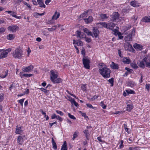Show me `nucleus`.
Masks as SVG:
<instances>
[{
  "mask_svg": "<svg viewBox=\"0 0 150 150\" xmlns=\"http://www.w3.org/2000/svg\"><path fill=\"white\" fill-rule=\"evenodd\" d=\"M53 20H54V19H52H52L51 20H50V21H47V23L48 24H52L54 22Z\"/></svg>",
  "mask_w": 150,
  "mask_h": 150,
  "instance_id": "obj_57",
  "label": "nucleus"
},
{
  "mask_svg": "<svg viewBox=\"0 0 150 150\" xmlns=\"http://www.w3.org/2000/svg\"><path fill=\"white\" fill-rule=\"evenodd\" d=\"M23 51L20 49H16L13 53V56L16 58H19L22 55Z\"/></svg>",
  "mask_w": 150,
  "mask_h": 150,
  "instance_id": "obj_3",
  "label": "nucleus"
},
{
  "mask_svg": "<svg viewBox=\"0 0 150 150\" xmlns=\"http://www.w3.org/2000/svg\"><path fill=\"white\" fill-rule=\"evenodd\" d=\"M18 28V27L16 25H13L8 27V30L12 32H16L17 29Z\"/></svg>",
  "mask_w": 150,
  "mask_h": 150,
  "instance_id": "obj_11",
  "label": "nucleus"
},
{
  "mask_svg": "<svg viewBox=\"0 0 150 150\" xmlns=\"http://www.w3.org/2000/svg\"><path fill=\"white\" fill-rule=\"evenodd\" d=\"M135 29L134 28L132 32L130 33L129 34H130V35H132V36H134L135 35Z\"/></svg>",
  "mask_w": 150,
  "mask_h": 150,
  "instance_id": "obj_46",
  "label": "nucleus"
},
{
  "mask_svg": "<svg viewBox=\"0 0 150 150\" xmlns=\"http://www.w3.org/2000/svg\"><path fill=\"white\" fill-rule=\"evenodd\" d=\"M150 84L146 83L145 86V89H146L148 91H150Z\"/></svg>",
  "mask_w": 150,
  "mask_h": 150,
  "instance_id": "obj_48",
  "label": "nucleus"
},
{
  "mask_svg": "<svg viewBox=\"0 0 150 150\" xmlns=\"http://www.w3.org/2000/svg\"><path fill=\"white\" fill-rule=\"evenodd\" d=\"M144 60L145 62L146 67L150 68V58L145 57L144 58Z\"/></svg>",
  "mask_w": 150,
  "mask_h": 150,
  "instance_id": "obj_13",
  "label": "nucleus"
},
{
  "mask_svg": "<svg viewBox=\"0 0 150 150\" xmlns=\"http://www.w3.org/2000/svg\"><path fill=\"white\" fill-rule=\"evenodd\" d=\"M24 100L25 98H23L18 100V102L20 103L21 105L22 106H23V103L24 102Z\"/></svg>",
  "mask_w": 150,
  "mask_h": 150,
  "instance_id": "obj_50",
  "label": "nucleus"
},
{
  "mask_svg": "<svg viewBox=\"0 0 150 150\" xmlns=\"http://www.w3.org/2000/svg\"><path fill=\"white\" fill-rule=\"evenodd\" d=\"M50 72L51 73L50 80L52 81L57 78L58 75L57 73L55 72L53 70H51Z\"/></svg>",
  "mask_w": 150,
  "mask_h": 150,
  "instance_id": "obj_7",
  "label": "nucleus"
},
{
  "mask_svg": "<svg viewBox=\"0 0 150 150\" xmlns=\"http://www.w3.org/2000/svg\"><path fill=\"white\" fill-rule=\"evenodd\" d=\"M6 12L8 13H10V15L12 16L17 19H20L21 18V16H16V13L11 11H6Z\"/></svg>",
  "mask_w": 150,
  "mask_h": 150,
  "instance_id": "obj_10",
  "label": "nucleus"
},
{
  "mask_svg": "<svg viewBox=\"0 0 150 150\" xmlns=\"http://www.w3.org/2000/svg\"><path fill=\"white\" fill-rule=\"evenodd\" d=\"M128 150H137V147H129Z\"/></svg>",
  "mask_w": 150,
  "mask_h": 150,
  "instance_id": "obj_64",
  "label": "nucleus"
},
{
  "mask_svg": "<svg viewBox=\"0 0 150 150\" xmlns=\"http://www.w3.org/2000/svg\"><path fill=\"white\" fill-rule=\"evenodd\" d=\"M92 11L91 9H89L88 10H87L86 11H85L83 13L81 14L80 15V16H81V17H84L86 16L88 13V12H91Z\"/></svg>",
  "mask_w": 150,
  "mask_h": 150,
  "instance_id": "obj_29",
  "label": "nucleus"
},
{
  "mask_svg": "<svg viewBox=\"0 0 150 150\" xmlns=\"http://www.w3.org/2000/svg\"><path fill=\"white\" fill-rule=\"evenodd\" d=\"M20 75L21 76V78L22 77L21 76H23L25 77H30L33 76V74H24L23 72H21L20 73Z\"/></svg>",
  "mask_w": 150,
  "mask_h": 150,
  "instance_id": "obj_26",
  "label": "nucleus"
},
{
  "mask_svg": "<svg viewBox=\"0 0 150 150\" xmlns=\"http://www.w3.org/2000/svg\"><path fill=\"white\" fill-rule=\"evenodd\" d=\"M15 38L14 35L12 34H9L6 36V38L9 40H11L14 39Z\"/></svg>",
  "mask_w": 150,
  "mask_h": 150,
  "instance_id": "obj_32",
  "label": "nucleus"
},
{
  "mask_svg": "<svg viewBox=\"0 0 150 150\" xmlns=\"http://www.w3.org/2000/svg\"><path fill=\"white\" fill-rule=\"evenodd\" d=\"M60 15V13L59 12H58L57 11H56L54 13V15L52 16V19L57 20Z\"/></svg>",
  "mask_w": 150,
  "mask_h": 150,
  "instance_id": "obj_20",
  "label": "nucleus"
},
{
  "mask_svg": "<svg viewBox=\"0 0 150 150\" xmlns=\"http://www.w3.org/2000/svg\"><path fill=\"white\" fill-rule=\"evenodd\" d=\"M124 39L125 41H131L132 40V35L129 34L125 37Z\"/></svg>",
  "mask_w": 150,
  "mask_h": 150,
  "instance_id": "obj_25",
  "label": "nucleus"
},
{
  "mask_svg": "<svg viewBox=\"0 0 150 150\" xmlns=\"http://www.w3.org/2000/svg\"><path fill=\"white\" fill-rule=\"evenodd\" d=\"M110 67L113 69H117L119 68L118 65L113 62H112L111 64L110 65Z\"/></svg>",
  "mask_w": 150,
  "mask_h": 150,
  "instance_id": "obj_18",
  "label": "nucleus"
},
{
  "mask_svg": "<svg viewBox=\"0 0 150 150\" xmlns=\"http://www.w3.org/2000/svg\"><path fill=\"white\" fill-rule=\"evenodd\" d=\"M52 143L53 146V148L55 150L57 149V147L56 144L52 137Z\"/></svg>",
  "mask_w": 150,
  "mask_h": 150,
  "instance_id": "obj_28",
  "label": "nucleus"
},
{
  "mask_svg": "<svg viewBox=\"0 0 150 150\" xmlns=\"http://www.w3.org/2000/svg\"><path fill=\"white\" fill-rule=\"evenodd\" d=\"M127 85L129 86L132 87L134 86V83L133 81H129L127 82Z\"/></svg>",
  "mask_w": 150,
  "mask_h": 150,
  "instance_id": "obj_35",
  "label": "nucleus"
},
{
  "mask_svg": "<svg viewBox=\"0 0 150 150\" xmlns=\"http://www.w3.org/2000/svg\"><path fill=\"white\" fill-rule=\"evenodd\" d=\"M115 26V24L113 23H108L107 29H110L111 30H113L114 31H115L113 28Z\"/></svg>",
  "mask_w": 150,
  "mask_h": 150,
  "instance_id": "obj_16",
  "label": "nucleus"
},
{
  "mask_svg": "<svg viewBox=\"0 0 150 150\" xmlns=\"http://www.w3.org/2000/svg\"><path fill=\"white\" fill-rule=\"evenodd\" d=\"M114 30L115 31H116L115 32V33H117L116 34L118 35L119 39H121L123 38V36L122 35V34L120 32L118 31L115 29H114Z\"/></svg>",
  "mask_w": 150,
  "mask_h": 150,
  "instance_id": "obj_27",
  "label": "nucleus"
},
{
  "mask_svg": "<svg viewBox=\"0 0 150 150\" xmlns=\"http://www.w3.org/2000/svg\"><path fill=\"white\" fill-rule=\"evenodd\" d=\"M62 80L61 79L58 78L54 79L52 81L54 83H59L62 82Z\"/></svg>",
  "mask_w": 150,
  "mask_h": 150,
  "instance_id": "obj_23",
  "label": "nucleus"
},
{
  "mask_svg": "<svg viewBox=\"0 0 150 150\" xmlns=\"http://www.w3.org/2000/svg\"><path fill=\"white\" fill-rule=\"evenodd\" d=\"M33 65L31 64L28 67H23L22 70L24 72H29L33 71Z\"/></svg>",
  "mask_w": 150,
  "mask_h": 150,
  "instance_id": "obj_5",
  "label": "nucleus"
},
{
  "mask_svg": "<svg viewBox=\"0 0 150 150\" xmlns=\"http://www.w3.org/2000/svg\"><path fill=\"white\" fill-rule=\"evenodd\" d=\"M86 105L89 108H92L94 110H96V108L95 107H93L92 105L89 103H87L86 104Z\"/></svg>",
  "mask_w": 150,
  "mask_h": 150,
  "instance_id": "obj_44",
  "label": "nucleus"
},
{
  "mask_svg": "<svg viewBox=\"0 0 150 150\" xmlns=\"http://www.w3.org/2000/svg\"><path fill=\"white\" fill-rule=\"evenodd\" d=\"M124 127L125 131L128 132L129 128H127V125L126 124H124L123 125Z\"/></svg>",
  "mask_w": 150,
  "mask_h": 150,
  "instance_id": "obj_52",
  "label": "nucleus"
},
{
  "mask_svg": "<svg viewBox=\"0 0 150 150\" xmlns=\"http://www.w3.org/2000/svg\"><path fill=\"white\" fill-rule=\"evenodd\" d=\"M120 144L119 146V148L121 149L122 148L124 147V145H123V143L124 141L122 140H121L120 141Z\"/></svg>",
  "mask_w": 150,
  "mask_h": 150,
  "instance_id": "obj_47",
  "label": "nucleus"
},
{
  "mask_svg": "<svg viewBox=\"0 0 150 150\" xmlns=\"http://www.w3.org/2000/svg\"><path fill=\"white\" fill-rule=\"evenodd\" d=\"M100 105L104 109H105L106 108V106L104 104L103 102H101L100 103Z\"/></svg>",
  "mask_w": 150,
  "mask_h": 150,
  "instance_id": "obj_45",
  "label": "nucleus"
},
{
  "mask_svg": "<svg viewBox=\"0 0 150 150\" xmlns=\"http://www.w3.org/2000/svg\"><path fill=\"white\" fill-rule=\"evenodd\" d=\"M25 137V135H19L17 138V142L19 144L22 145L24 142V138Z\"/></svg>",
  "mask_w": 150,
  "mask_h": 150,
  "instance_id": "obj_8",
  "label": "nucleus"
},
{
  "mask_svg": "<svg viewBox=\"0 0 150 150\" xmlns=\"http://www.w3.org/2000/svg\"><path fill=\"white\" fill-rule=\"evenodd\" d=\"M8 70H6L4 72L0 74V77L1 78H4L6 77L8 74Z\"/></svg>",
  "mask_w": 150,
  "mask_h": 150,
  "instance_id": "obj_31",
  "label": "nucleus"
},
{
  "mask_svg": "<svg viewBox=\"0 0 150 150\" xmlns=\"http://www.w3.org/2000/svg\"><path fill=\"white\" fill-rule=\"evenodd\" d=\"M125 69L127 70V71L129 72L130 73H132V70L131 69H129L127 67H125Z\"/></svg>",
  "mask_w": 150,
  "mask_h": 150,
  "instance_id": "obj_62",
  "label": "nucleus"
},
{
  "mask_svg": "<svg viewBox=\"0 0 150 150\" xmlns=\"http://www.w3.org/2000/svg\"><path fill=\"white\" fill-rule=\"evenodd\" d=\"M77 136H78L77 133L76 132H75L73 134L72 139L73 140H74L77 137Z\"/></svg>",
  "mask_w": 150,
  "mask_h": 150,
  "instance_id": "obj_53",
  "label": "nucleus"
},
{
  "mask_svg": "<svg viewBox=\"0 0 150 150\" xmlns=\"http://www.w3.org/2000/svg\"><path fill=\"white\" fill-rule=\"evenodd\" d=\"M15 83H12L11 84L10 87L9 89L11 91L13 88H15Z\"/></svg>",
  "mask_w": 150,
  "mask_h": 150,
  "instance_id": "obj_54",
  "label": "nucleus"
},
{
  "mask_svg": "<svg viewBox=\"0 0 150 150\" xmlns=\"http://www.w3.org/2000/svg\"><path fill=\"white\" fill-rule=\"evenodd\" d=\"M83 31L86 33L88 35L91 36V32L88 29L85 28L83 29Z\"/></svg>",
  "mask_w": 150,
  "mask_h": 150,
  "instance_id": "obj_34",
  "label": "nucleus"
},
{
  "mask_svg": "<svg viewBox=\"0 0 150 150\" xmlns=\"http://www.w3.org/2000/svg\"><path fill=\"white\" fill-rule=\"evenodd\" d=\"M56 119L57 120H59L60 122H62L63 120V119L58 115L57 116Z\"/></svg>",
  "mask_w": 150,
  "mask_h": 150,
  "instance_id": "obj_58",
  "label": "nucleus"
},
{
  "mask_svg": "<svg viewBox=\"0 0 150 150\" xmlns=\"http://www.w3.org/2000/svg\"><path fill=\"white\" fill-rule=\"evenodd\" d=\"M68 115L69 117L71 119H72L73 120H75L76 119L74 115H71L70 113H69L68 114Z\"/></svg>",
  "mask_w": 150,
  "mask_h": 150,
  "instance_id": "obj_49",
  "label": "nucleus"
},
{
  "mask_svg": "<svg viewBox=\"0 0 150 150\" xmlns=\"http://www.w3.org/2000/svg\"><path fill=\"white\" fill-rule=\"evenodd\" d=\"M81 90L83 91H85L86 90V84L82 85L81 86Z\"/></svg>",
  "mask_w": 150,
  "mask_h": 150,
  "instance_id": "obj_43",
  "label": "nucleus"
},
{
  "mask_svg": "<svg viewBox=\"0 0 150 150\" xmlns=\"http://www.w3.org/2000/svg\"><path fill=\"white\" fill-rule=\"evenodd\" d=\"M67 146H65L64 145H62V146L61 150H67Z\"/></svg>",
  "mask_w": 150,
  "mask_h": 150,
  "instance_id": "obj_51",
  "label": "nucleus"
},
{
  "mask_svg": "<svg viewBox=\"0 0 150 150\" xmlns=\"http://www.w3.org/2000/svg\"><path fill=\"white\" fill-rule=\"evenodd\" d=\"M78 42L77 41V42L76 43V44L77 45L81 46L83 45V43L80 40H78Z\"/></svg>",
  "mask_w": 150,
  "mask_h": 150,
  "instance_id": "obj_42",
  "label": "nucleus"
},
{
  "mask_svg": "<svg viewBox=\"0 0 150 150\" xmlns=\"http://www.w3.org/2000/svg\"><path fill=\"white\" fill-rule=\"evenodd\" d=\"M119 16V14L117 12H114L113 13L112 15L111 16V20L112 21H115L116 19H118Z\"/></svg>",
  "mask_w": 150,
  "mask_h": 150,
  "instance_id": "obj_6",
  "label": "nucleus"
},
{
  "mask_svg": "<svg viewBox=\"0 0 150 150\" xmlns=\"http://www.w3.org/2000/svg\"><path fill=\"white\" fill-rule=\"evenodd\" d=\"M56 112L57 113L59 114L61 116H62L64 114L62 112L59 110H56Z\"/></svg>",
  "mask_w": 150,
  "mask_h": 150,
  "instance_id": "obj_55",
  "label": "nucleus"
},
{
  "mask_svg": "<svg viewBox=\"0 0 150 150\" xmlns=\"http://www.w3.org/2000/svg\"><path fill=\"white\" fill-rule=\"evenodd\" d=\"M142 21L146 23L150 22V16H147L142 18Z\"/></svg>",
  "mask_w": 150,
  "mask_h": 150,
  "instance_id": "obj_22",
  "label": "nucleus"
},
{
  "mask_svg": "<svg viewBox=\"0 0 150 150\" xmlns=\"http://www.w3.org/2000/svg\"><path fill=\"white\" fill-rule=\"evenodd\" d=\"M100 17L102 21H103L105 19H107L108 18V17L105 14H101L100 15Z\"/></svg>",
  "mask_w": 150,
  "mask_h": 150,
  "instance_id": "obj_36",
  "label": "nucleus"
},
{
  "mask_svg": "<svg viewBox=\"0 0 150 150\" xmlns=\"http://www.w3.org/2000/svg\"><path fill=\"white\" fill-rule=\"evenodd\" d=\"M5 30V29L4 28H0V33H3Z\"/></svg>",
  "mask_w": 150,
  "mask_h": 150,
  "instance_id": "obj_61",
  "label": "nucleus"
},
{
  "mask_svg": "<svg viewBox=\"0 0 150 150\" xmlns=\"http://www.w3.org/2000/svg\"><path fill=\"white\" fill-rule=\"evenodd\" d=\"M8 54V52L6 51L2 52L0 54V59L6 57Z\"/></svg>",
  "mask_w": 150,
  "mask_h": 150,
  "instance_id": "obj_19",
  "label": "nucleus"
},
{
  "mask_svg": "<svg viewBox=\"0 0 150 150\" xmlns=\"http://www.w3.org/2000/svg\"><path fill=\"white\" fill-rule=\"evenodd\" d=\"M76 32L77 33V37L79 38H85L86 37V35L83 33L79 31V30L76 31Z\"/></svg>",
  "mask_w": 150,
  "mask_h": 150,
  "instance_id": "obj_14",
  "label": "nucleus"
},
{
  "mask_svg": "<svg viewBox=\"0 0 150 150\" xmlns=\"http://www.w3.org/2000/svg\"><path fill=\"white\" fill-rule=\"evenodd\" d=\"M82 62L84 67L86 69H89L90 68V64L91 62L88 57H85L83 58Z\"/></svg>",
  "mask_w": 150,
  "mask_h": 150,
  "instance_id": "obj_2",
  "label": "nucleus"
},
{
  "mask_svg": "<svg viewBox=\"0 0 150 150\" xmlns=\"http://www.w3.org/2000/svg\"><path fill=\"white\" fill-rule=\"evenodd\" d=\"M133 47L134 48L137 50H141L143 49V46L139 44L135 43Z\"/></svg>",
  "mask_w": 150,
  "mask_h": 150,
  "instance_id": "obj_17",
  "label": "nucleus"
},
{
  "mask_svg": "<svg viewBox=\"0 0 150 150\" xmlns=\"http://www.w3.org/2000/svg\"><path fill=\"white\" fill-rule=\"evenodd\" d=\"M92 33H91V36L93 38L95 37V38H98L100 33L98 29L94 27H93Z\"/></svg>",
  "mask_w": 150,
  "mask_h": 150,
  "instance_id": "obj_4",
  "label": "nucleus"
},
{
  "mask_svg": "<svg viewBox=\"0 0 150 150\" xmlns=\"http://www.w3.org/2000/svg\"><path fill=\"white\" fill-rule=\"evenodd\" d=\"M37 1L38 4L40 5V6H39L40 7H43L44 8L45 7V5L42 1V0H37Z\"/></svg>",
  "mask_w": 150,
  "mask_h": 150,
  "instance_id": "obj_30",
  "label": "nucleus"
},
{
  "mask_svg": "<svg viewBox=\"0 0 150 150\" xmlns=\"http://www.w3.org/2000/svg\"><path fill=\"white\" fill-rule=\"evenodd\" d=\"M130 4L133 7H137L139 6V4L135 1H134L131 2Z\"/></svg>",
  "mask_w": 150,
  "mask_h": 150,
  "instance_id": "obj_24",
  "label": "nucleus"
},
{
  "mask_svg": "<svg viewBox=\"0 0 150 150\" xmlns=\"http://www.w3.org/2000/svg\"><path fill=\"white\" fill-rule=\"evenodd\" d=\"M125 91L128 94H134L135 93L134 91L131 89L126 90Z\"/></svg>",
  "mask_w": 150,
  "mask_h": 150,
  "instance_id": "obj_39",
  "label": "nucleus"
},
{
  "mask_svg": "<svg viewBox=\"0 0 150 150\" xmlns=\"http://www.w3.org/2000/svg\"><path fill=\"white\" fill-rule=\"evenodd\" d=\"M99 69V72L100 74L104 78H108L110 77V74L111 72L110 70L108 68L103 67V65L101 64Z\"/></svg>",
  "mask_w": 150,
  "mask_h": 150,
  "instance_id": "obj_1",
  "label": "nucleus"
},
{
  "mask_svg": "<svg viewBox=\"0 0 150 150\" xmlns=\"http://www.w3.org/2000/svg\"><path fill=\"white\" fill-rule=\"evenodd\" d=\"M84 20L86 23L88 24L91 23L93 21V18L92 16H90L88 18H84Z\"/></svg>",
  "mask_w": 150,
  "mask_h": 150,
  "instance_id": "obj_21",
  "label": "nucleus"
},
{
  "mask_svg": "<svg viewBox=\"0 0 150 150\" xmlns=\"http://www.w3.org/2000/svg\"><path fill=\"white\" fill-rule=\"evenodd\" d=\"M130 65L132 68L135 69H137L138 68L137 64L134 63H131L130 64Z\"/></svg>",
  "mask_w": 150,
  "mask_h": 150,
  "instance_id": "obj_38",
  "label": "nucleus"
},
{
  "mask_svg": "<svg viewBox=\"0 0 150 150\" xmlns=\"http://www.w3.org/2000/svg\"><path fill=\"white\" fill-rule=\"evenodd\" d=\"M97 139L100 142L102 143L104 142V141L101 139V137H97Z\"/></svg>",
  "mask_w": 150,
  "mask_h": 150,
  "instance_id": "obj_60",
  "label": "nucleus"
},
{
  "mask_svg": "<svg viewBox=\"0 0 150 150\" xmlns=\"http://www.w3.org/2000/svg\"><path fill=\"white\" fill-rule=\"evenodd\" d=\"M108 81L110 83V86H112L114 85V78H112L108 80Z\"/></svg>",
  "mask_w": 150,
  "mask_h": 150,
  "instance_id": "obj_41",
  "label": "nucleus"
},
{
  "mask_svg": "<svg viewBox=\"0 0 150 150\" xmlns=\"http://www.w3.org/2000/svg\"><path fill=\"white\" fill-rule=\"evenodd\" d=\"M98 97V96L95 95L94 96H93V97L91 98V99H90V100L91 101H93L95 99H97Z\"/></svg>",
  "mask_w": 150,
  "mask_h": 150,
  "instance_id": "obj_59",
  "label": "nucleus"
},
{
  "mask_svg": "<svg viewBox=\"0 0 150 150\" xmlns=\"http://www.w3.org/2000/svg\"><path fill=\"white\" fill-rule=\"evenodd\" d=\"M57 116L54 113L51 116V119H55V118H56Z\"/></svg>",
  "mask_w": 150,
  "mask_h": 150,
  "instance_id": "obj_63",
  "label": "nucleus"
},
{
  "mask_svg": "<svg viewBox=\"0 0 150 150\" xmlns=\"http://www.w3.org/2000/svg\"><path fill=\"white\" fill-rule=\"evenodd\" d=\"M127 110L130 111L133 108V106L132 105L128 104L127 105Z\"/></svg>",
  "mask_w": 150,
  "mask_h": 150,
  "instance_id": "obj_40",
  "label": "nucleus"
},
{
  "mask_svg": "<svg viewBox=\"0 0 150 150\" xmlns=\"http://www.w3.org/2000/svg\"><path fill=\"white\" fill-rule=\"evenodd\" d=\"M123 62L124 63L127 64H129L130 62L129 58L127 57L124 58L123 59Z\"/></svg>",
  "mask_w": 150,
  "mask_h": 150,
  "instance_id": "obj_33",
  "label": "nucleus"
},
{
  "mask_svg": "<svg viewBox=\"0 0 150 150\" xmlns=\"http://www.w3.org/2000/svg\"><path fill=\"white\" fill-rule=\"evenodd\" d=\"M85 38V40L88 43L91 42L92 40L90 38L86 37Z\"/></svg>",
  "mask_w": 150,
  "mask_h": 150,
  "instance_id": "obj_56",
  "label": "nucleus"
},
{
  "mask_svg": "<svg viewBox=\"0 0 150 150\" xmlns=\"http://www.w3.org/2000/svg\"><path fill=\"white\" fill-rule=\"evenodd\" d=\"M124 47L125 50H129L130 49L134 50L132 45L128 42H127L125 44Z\"/></svg>",
  "mask_w": 150,
  "mask_h": 150,
  "instance_id": "obj_15",
  "label": "nucleus"
},
{
  "mask_svg": "<svg viewBox=\"0 0 150 150\" xmlns=\"http://www.w3.org/2000/svg\"><path fill=\"white\" fill-rule=\"evenodd\" d=\"M98 24H100L104 28H107L108 27V23H107L105 22H100L98 23Z\"/></svg>",
  "mask_w": 150,
  "mask_h": 150,
  "instance_id": "obj_37",
  "label": "nucleus"
},
{
  "mask_svg": "<svg viewBox=\"0 0 150 150\" xmlns=\"http://www.w3.org/2000/svg\"><path fill=\"white\" fill-rule=\"evenodd\" d=\"M145 62L144 60V58L142 60L139 61L137 64L138 66L142 69H144L145 66Z\"/></svg>",
  "mask_w": 150,
  "mask_h": 150,
  "instance_id": "obj_12",
  "label": "nucleus"
},
{
  "mask_svg": "<svg viewBox=\"0 0 150 150\" xmlns=\"http://www.w3.org/2000/svg\"><path fill=\"white\" fill-rule=\"evenodd\" d=\"M22 127H19L18 125L16 126L15 133L18 134H22L23 132V130H22Z\"/></svg>",
  "mask_w": 150,
  "mask_h": 150,
  "instance_id": "obj_9",
  "label": "nucleus"
}]
</instances>
